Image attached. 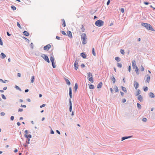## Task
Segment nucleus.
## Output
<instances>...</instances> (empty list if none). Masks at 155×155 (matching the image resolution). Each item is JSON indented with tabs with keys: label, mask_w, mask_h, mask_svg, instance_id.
<instances>
[{
	"label": "nucleus",
	"mask_w": 155,
	"mask_h": 155,
	"mask_svg": "<svg viewBox=\"0 0 155 155\" xmlns=\"http://www.w3.org/2000/svg\"><path fill=\"white\" fill-rule=\"evenodd\" d=\"M122 90H123V91H124V92H127V89L125 87H124L122 86Z\"/></svg>",
	"instance_id": "2f4dec72"
},
{
	"label": "nucleus",
	"mask_w": 155,
	"mask_h": 155,
	"mask_svg": "<svg viewBox=\"0 0 155 155\" xmlns=\"http://www.w3.org/2000/svg\"><path fill=\"white\" fill-rule=\"evenodd\" d=\"M85 66H84V65L83 64H82L81 65V67H82V68H84V67Z\"/></svg>",
	"instance_id": "bf43d9fd"
},
{
	"label": "nucleus",
	"mask_w": 155,
	"mask_h": 155,
	"mask_svg": "<svg viewBox=\"0 0 155 155\" xmlns=\"http://www.w3.org/2000/svg\"><path fill=\"white\" fill-rule=\"evenodd\" d=\"M148 88L147 87H143V90L144 91H147L148 90Z\"/></svg>",
	"instance_id": "473e14b6"
},
{
	"label": "nucleus",
	"mask_w": 155,
	"mask_h": 155,
	"mask_svg": "<svg viewBox=\"0 0 155 155\" xmlns=\"http://www.w3.org/2000/svg\"><path fill=\"white\" fill-rule=\"evenodd\" d=\"M144 3L146 5H148L149 4V3L148 2H144Z\"/></svg>",
	"instance_id": "e2e57ef3"
},
{
	"label": "nucleus",
	"mask_w": 155,
	"mask_h": 155,
	"mask_svg": "<svg viewBox=\"0 0 155 155\" xmlns=\"http://www.w3.org/2000/svg\"><path fill=\"white\" fill-rule=\"evenodd\" d=\"M102 85V82H100L97 85V87L98 88H101Z\"/></svg>",
	"instance_id": "6ab92c4d"
},
{
	"label": "nucleus",
	"mask_w": 155,
	"mask_h": 155,
	"mask_svg": "<svg viewBox=\"0 0 155 155\" xmlns=\"http://www.w3.org/2000/svg\"><path fill=\"white\" fill-rule=\"evenodd\" d=\"M81 39L82 41V43L83 45L85 44L87 42V38L85 34L83 33L81 35Z\"/></svg>",
	"instance_id": "f257e3e1"
},
{
	"label": "nucleus",
	"mask_w": 155,
	"mask_h": 155,
	"mask_svg": "<svg viewBox=\"0 0 155 155\" xmlns=\"http://www.w3.org/2000/svg\"><path fill=\"white\" fill-rule=\"evenodd\" d=\"M120 11L122 13H123L124 12V9L123 8H121L120 9Z\"/></svg>",
	"instance_id": "49530a36"
},
{
	"label": "nucleus",
	"mask_w": 155,
	"mask_h": 155,
	"mask_svg": "<svg viewBox=\"0 0 155 155\" xmlns=\"http://www.w3.org/2000/svg\"><path fill=\"white\" fill-rule=\"evenodd\" d=\"M30 139H28V141H26V143L25 145H23L25 147H26L27 146L28 144L30 143L29 141Z\"/></svg>",
	"instance_id": "2eb2a0df"
},
{
	"label": "nucleus",
	"mask_w": 155,
	"mask_h": 155,
	"mask_svg": "<svg viewBox=\"0 0 155 155\" xmlns=\"http://www.w3.org/2000/svg\"><path fill=\"white\" fill-rule=\"evenodd\" d=\"M1 58H2V59H3V58H4L5 57H6V55H5L2 52L1 54Z\"/></svg>",
	"instance_id": "a211bd4d"
},
{
	"label": "nucleus",
	"mask_w": 155,
	"mask_h": 155,
	"mask_svg": "<svg viewBox=\"0 0 155 155\" xmlns=\"http://www.w3.org/2000/svg\"><path fill=\"white\" fill-rule=\"evenodd\" d=\"M42 57L48 63L50 62V61L49 60V58L47 56H46L45 54H43Z\"/></svg>",
	"instance_id": "0eeeda50"
},
{
	"label": "nucleus",
	"mask_w": 155,
	"mask_h": 155,
	"mask_svg": "<svg viewBox=\"0 0 155 155\" xmlns=\"http://www.w3.org/2000/svg\"><path fill=\"white\" fill-rule=\"evenodd\" d=\"M14 117L13 116H12L11 117V119L12 120H13L14 119Z\"/></svg>",
	"instance_id": "3c124183"
},
{
	"label": "nucleus",
	"mask_w": 155,
	"mask_h": 155,
	"mask_svg": "<svg viewBox=\"0 0 155 155\" xmlns=\"http://www.w3.org/2000/svg\"><path fill=\"white\" fill-rule=\"evenodd\" d=\"M2 98L4 99H6V98L5 97V96L3 94H2Z\"/></svg>",
	"instance_id": "37998d69"
},
{
	"label": "nucleus",
	"mask_w": 155,
	"mask_h": 155,
	"mask_svg": "<svg viewBox=\"0 0 155 155\" xmlns=\"http://www.w3.org/2000/svg\"><path fill=\"white\" fill-rule=\"evenodd\" d=\"M92 54H93L94 55V56H95L96 55V53H95V51H94V48H92Z\"/></svg>",
	"instance_id": "c756f323"
},
{
	"label": "nucleus",
	"mask_w": 155,
	"mask_h": 155,
	"mask_svg": "<svg viewBox=\"0 0 155 155\" xmlns=\"http://www.w3.org/2000/svg\"><path fill=\"white\" fill-rule=\"evenodd\" d=\"M17 76L19 77H20L21 76V74L20 73H18L17 74Z\"/></svg>",
	"instance_id": "8fccbe9b"
},
{
	"label": "nucleus",
	"mask_w": 155,
	"mask_h": 155,
	"mask_svg": "<svg viewBox=\"0 0 155 155\" xmlns=\"http://www.w3.org/2000/svg\"><path fill=\"white\" fill-rule=\"evenodd\" d=\"M56 38L57 39L59 40V39H60V38L58 36H57L56 37Z\"/></svg>",
	"instance_id": "774afa93"
},
{
	"label": "nucleus",
	"mask_w": 155,
	"mask_h": 155,
	"mask_svg": "<svg viewBox=\"0 0 155 155\" xmlns=\"http://www.w3.org/2000/svg\"><path fill=\"white\" fill-rule=\"evenodd\" d=\"M120 94H121V95L122 96H124V93L122 92H120Z\"/></svg>",
	"instance_id": "69168bd1"
},
{
	"label": "nucleus",
	"mask_w": 155,
	"mask_h": 155,
	"mask_svg": "<svg viewBox=\"0 0 155 155\" xmlns=\"http://www.w3.org/2000/svg\"><path fill=\"white\" fill-rule=\"evenodd\" d=\"M110 0H108L107 3V5H108L110 3Z\"/></svg>",
	"instance_id": "13d9d810"
},
{
	"label": "nucleus",
	"mask_w": 155,
	"mask_h": 155,
	"mask_svg": "<svg viewBox=\"0 0 155 155\" xmlns=\"http://www.w3.org/2000/svg\"><path fill=\"white\" fill-rule=\"evenodd\" d=\"M134 86L135 87V88L137 89V88L139 86V84L137 82H134Z\"/></svg>",
	"instance_id": "ddd939ff"
},
{
	"label": "nucleus",
	"mask_w": 155,
	"mask_h": 155,
	"mask_svg": "<svg viewBox=\"0 0 155 155\" xmlns=\"http://www.w3.org/2000/svg\"><path fill=\"white\" fill-rule=\"evenodd\" d=\"M104 24V22L101 20H98L95 22V25L98 27L102 26Z\"/></svg>",
	"instance_id": "20e7f679"
},
{
	"label": "nucleus",
	"mask_w": 155,
	"mask_h": 155,
	"mask_svg": "<svg viewBox=\"0 0 155 155\" xmlns=\"http://www.w3.org/2000/svg\"><path fill=\"white\" fill-rule=\"evenodd\" d=\"M141 25L145 27L148 30L153 31V29L149 24L147 23H142Z\"/></svg>",
	"instance_id": "f03ea898"
},
{
	"label": "nucleus",
	"mask_w": 155,
	"mask_h": 155,
	"mask_svg": "<svg viewBox=\"0 0 155 155\" xmlns=\"http://www.w3.org/2000/svg\"><path fill=\"white\" fill-rule=\"evenodd\" d=\"M67 34L68 36L71 38H72V35L71 32V31H68L67 32Z\"/></svg>",
	"instance_id": "f8f14e48"
},
{
	"label": "nucleus",
	"mask_w": 155,
	"mask_h": 155,
	"mask_svg": "<svg viewBox=\"0 0 155 155\" xmlns=\"http://www.w3.org/2000/svg\"><path fill=\"white\" fill-rule=\"evenodd\" d=\"M21 107H25V108L26 107V106L25 105H21Z\"/></svg>",
	"instance_id": "864d4df0"
},
{
	"label": "nucleus",
	"mask_w": 155,
	"mask_h": 155,
	"mask_svg": "<svg viewBox=\"0 0 155 155\" xmlns=\"http://www.w3.org/2000/svg\"><path fill=\"white\" fill-rule=\"evenodd\" d=\"M17 25L18 27H19L20 29H21V27L20 24L18 22H17Z\"/></svg>",
	"instance_id": "f704fd0d"
},
{
	"label": "nucleus",
	"mask_w": 155,
	"mask_h": 155,
	"mask_svg": "<svg viewBox=\"0 0 155 155\" xmlns=\"http://www.w3.org/2000/svg\"><path fill=\"white\" fill-rule=\"evenodd\" d=\"M61 32L62 34L64 35H66V33L65 32V31H61Z\"/></svg>",
	"instance_id": "79ce46f5"
},
{
	"label": "nucleus",
	"mask_w": 155,
	"mask_h": 155,
	"mask_svg": "<svg viewBox=\"0 0 155 155\" xmlns=\"http://www.w3.org/2000/svg\"><path fill=\"white\" fill-rule=\"evenodd\" d=\"M50 60L51 62H54V58L52 56H51L50 58Z\"/></svg>",
	"instance_id": "393cba45"
},
{
	"label": "nucleus",
	"mask_w": 155,
	"mask_h": 155,
	"mask_svg": "<svg viewBox=\"0 0 155 155\" xmlns=\"http://www.w3.org/2000/svg\"><path fill=\"white\" fill-rule=\"evenodd\" d=\"M74 88L75 92H76L77 91V89L78 88V85L77 83H76L75 84Z\"/></svg>",
	"instance_id": "412c9836"
},
{
	"label": "nucleus",
	"mask_w": 155,
	"mask_h": 155,
	"mask_svg": "<svg viewBox=\"0 0 155 155\" xmlns=\"http://www.w3.org/2000/svg\"><path fill=\"white\" fill-rule=\"evenodd\" d=\"M110 90L111 93H113V89L111 88H110Z\"/></svg>",
	"instance_id": "680f3d73"
},
{
	"label": "nucleus",
	"mask_w": 155,
	"mask_h": 155,
	"mask_svg": "<svg viewBox=\"0 0 155 155\" xmlns=\"http://www.w3.org/2000/svg\"><path fill=\"white\" fill-rule=\"evenodd\" d=\"M140 70L141 71H143L144 70V68L142 66H141Z\"/></svg>",
	"instance_id": "c03bdc74"
},
{
	"label": "nucleus",
	"mask_w": 155,
	"mask_h": 155,
	"mask_svg": "<svg viewBox=\"0 0 155 155\" xmlns=\"http://www.w3.org/2000/svg\"><path fill=\"white\" fill-rule=\"evenodd\" d=\"M15 88L19 89V90L21 91V89L17 86H15Z\"/></svg>",
	"instance_id": "603ef678"
},
{
	"label": "nucleus",
	"mask_w": 155,
	"mask_h": 155,
	"mask_svg": "<svg viewBox=\"0 0 155 155\" xmlns=\"http://www.w3.org/2000/svg\"><path fill=\"white\" fill-rule=\"evenodd\" d=\"M137 91H138V92H137V95H138L140 94V91L139 90H138Z\"/></svg>",
	"instance_id": "5fc2aeb1"
},
{
	"label": "nucleus",
	"mask_w": 155,
	"mask_h": 155,
	"mask_svg": "<svg viewBox=\"0 0 155 155\" xmlns=\"http://www.w3.org/2000/svg\"><path fill=\"white\" fill-rule=\"evenodd\" d=\"M120 51L121 53L122 54H124L125 52H124V50L123 49H121Z\"/></svg>",
	"instance_id": "c9c22d12"
},
{
	"label": "nucleus",
	"mask_w": 155,
	"mask_h": 155,
	"mask_svg": "<svg viewBox=\"0 0 155 155\" xmlns=\"http://www.w3.org/2000/svg\"><path fill=\"white\" fill-rule=\"evenodd\" d=\"M23 110V109L22 108H19L18 110V112H22Z\"/></svg>",
	"instance_id": "a18cd8bd"
},
{
	"label": "nucleus",
	"mask_w": 155,
	"mask_h": 155,
	"mask_svg": "<svg viewBox=\"0 0 155 155\" xmlns=\"http://www.w3.org/2000/svg\"><path fill=\"white\" fill-rule=\"evenodd\" d=\"M114 90L115 92H117L118 91V88L117 87V86H116L114 88Z\"/></svg>",
	"instance_id": "72a5a7b5"
},
{
	"label": "nucleus",
	"mask_w": 155,
	"mask_h": 155,
	"mask_svg": "<svg viewBox=\"0 0 155 155\" xmlns=\"http://www.w3.org/2000/svg\"><path fill=\"white\" fill-rule=\"evenodd\" d=\"M147 120V119L145 118H144L143 119V121L144 122H146Z\"/></svg>",
	"instance_id": "de8ad7c7"
},
{
	"label": "nucleus",
	"mask_w": 155,
	"mask_h": 155,
	"mask_svg": "<svg viewBox=\"0 0 155 155\" xmlns=\"http://www.w3.org/2000/svg\"><path fill=\"white\" fill-rule=\"evenodd\" d=\"M130 137H131L130 136H129V137H122V138L121 139H122L121 140H122V141H123V140H124L125 139H127L128 138H130Z\"/></svg>",
	"instance_id": "4be33fe9"
},
{
	"label": "nucleus",
	"mask_w": 155,
	"mask_h": 155,
	"mask_svg": "<svg viewBox=\"0 0 155 155\" xmlns=\"http://www.w3.org/2000/svg\"><path fill=\"white\" fill-rule=\"evenodd\" d=\"M126 101V100L125 99H122V102L123 103H125Z\"/></svg>",
	"instance_id": "4d7b16f0"
},
{
	"label": "nucleus",
	"mask_w": 155,
	"mask_h": 155,
	"mask_svg": "<svg viewBox=\"0 0 155 155\" xmlns=\"http://www.w3.org/2000/svg\"><path fill=\"white\" fill-rule=\"evenodd\" d=\"M81 56L83 58H86V54L84 53H82L81 54Z\"/></svg>",
	"instance_id": "9b49d317"
},
{
	"label": "nucleus",
	"mask_w": 155,
	"mask_h": 155,
	"mask_svg": "<svg viewBox=\"0 0 155 155\" xmlns=\"http://www.w3.org/2000/svg\"><path fill=\"white\" fill-rule=\"evenodd\" d=\"M137 106L138 108L139 109H140L141 107V105L139 103H137Z\"/></svg>",
	"instance_id": "e433bc0d"
},
{
	"label": "nucleus",
	"mask_w": 155,
	"mask_h": 155,
	"mask_svg": "<svg viewBox=\"0 0 155 155\" xmlns=\"http://www.w3.org/2000/svg\"><path fill=\"white\" fill-rule=\"evenodd\" d=\"M150 97L152 98H154V94L152 92H150L149 93Z\"/></svg>",
	"instance_id": "f3484780"
},
{
	"label": "nucleus",
	"mask_w": 155,
	"mask_h": 155,
	"mask_svg": "<svg viewBox=\"0 0 155 155\" xmlns=\"http://www.w3.org/2000/svg\"><path fill=\"white\" fill-rule=\"evenodd\" d=\"M51 48V45L50 44H48L44 47V49L45 50L48 51L49 49Z\"/></svg>",
	"instance_id": "1a4fd4ad"
},
{
	"label": "nucleus",
	"mask_w": 155,
	"mask_h": 155,
	"mask_svg": "<svg viewBox=\"0 0 155 155\" xmlns=\"http://www.w3.org/2000/svg\"><path fill=\"white\" fill-rule=\"evenodd\" d=\"M131 70V66H129L128 67V71L130 72V71Z\"/></svg>",
	"instance_id": "6e6d98bb"
},
{
	"label": "nucleus",
	"mask_w": 155,
	"mask_h": 155,
	"mask_svg": "<svg viewBox=\"0 0 155 155\" xmlns=\"http://www.w3.org/2000/svg\"><path fill=\"white\" fill-rule=\"evenodd\" d=\"M78 60H76L75 61V62L74 64V69L77 70L78 67Z\"/></svg>",
	"instance_id": "423d86ee"
},
{
	"label": "nucleus",
	"mask_w": 155,
	"mask_h": 155,
	"mask_svg": "<svg viewBox=\"0 0 155 155\" xmlns=\"http://www.w3.org/2000/svg\"><path fill=\"white\" fill-rule=\"evenodd\" d=\"M52 65L53 68H55L56 67V66H55V64L54 63V62H52Z\"/></svg>",
	"instance_id": "ea45409f"
},
{
	"label": "nucleus",
	"mask_w": 155,
	"mask_h": 155,
	"mask_svg": "<svg viewBox=\"0 0 155 155\" xmlns=\"http://www.w3.org/2000/svg\"><path fill=\"white\" fill-rule=\"evenodd\" d=\"M132 65L133 68V69H135L136 73L137 74H139V69L137 67L136 65V62L134 60L132 61Z\"/></svg>",
	"instance_id": "7ed1b4c3"
},
{
	"label": "nucleus",
	"mask_w": 155,
	"mask_h": 155,
	"mask_svg": "<svg viewBox=\"0 0 155 155\" xmlns=\"http://www.w3.org/2000/svg\"><path fill=\"white\" fill-rule=\"evenodd\" d=\"M56 132L59 134H60V132H59V131H58V130H57L56 131Z\"/></svg>",
	"instance_id": "0e129e2a"
},
{
	"label": "nucleus",
	"mask_w": 155,
	"mask_h": 155,
	"mask_svg": "<svg viewBox=\"0 0 155 155\" xmlns=\"http://www.w3.org/2000/svg\"><path fill=\"white\" fill-rule=\"evenodd\" d=\"M17 125H18V126H20V125L21 124H20V122H17Z\"/></svg>",
	"instance_id": "338daca9"
},
{
	"label": "nucleus",
	"mask_w": 155,
	"mask_h": 155,
	"mask_svg": "<svg viewBox=\"0 0 155 155\" xmlns=\"http://www.w3.org/2000/svg\"><path fill=\"white\" fill-rule=\"evenodd\" d=\"M69 95H72V89L71 87H70L69 88Z\"/></svg>",
	"instance_id": "bb28decb"
},
{
	"label": "nucleus",
	"mask_w": 155,
	"mask_h": 155,
	"mask_svg": "<svg viewBox=\"0 0 155 155\" xmlns=\"http://www.w3.org/2000/svg\"><path fill=\"white\" fill-rule=\"evenodd\" d=\"M25 136L27 139H30L31 137V134H27L25 135Z\"/></svg>",
	"instance_id": "4468645a"
},
{
	"label": "nucleus",
	"mask_w": 155,
	"mask_h": 155,
	"mask_svg": "<svg viewBox=\"0 0 155 155\" xmlns=\"http://www.w3.org/2000/svg\"><path fill=\"white\" fill-rule=\"evenodd\" d=\"M11 8L13 10H16V7L13 5L12 6H11Z\"/></svg>",
	"instance_id": "4c0bfd02"
},
{
	"label": "nucleus",
	"mask_w": 155,
	"mask_h": 155,
	"mask_svg": "<svg viewBox=\"0 0 155 155\" xmlns=\"http://www.w3.org/2000/svg\"><path fill=\"white\" fill-rule=\"evenodd\" d=\"M45 105H46L45 104H42V105H41L40 106V108H42V107H44L45 106Z\"/></svg>",
	"instance_id": "09e8293b"
},
{
	"label": "nucleus",
	"mask_w": 155,
	"mask_h": 155,
	"mask_svg": "<svg viewBox=\"0 0 155 155\" xmlns=\"http://www.w3.org/2000/svg\"><path fill=\"white\" fill-rule=\"evenodd\" d=\"M69 105H70V107H69V111L70 112L72 110V103L71 99H69Z\"/></svg>",
	"instance_id": "9d476101"
},
{
	"label": "nucleus",
	"mask_w": 155,
	"mask_h": 155,
	"mask_svg": "<svg viewBox=\"0 0 155 155\" xmlns=\"http://www.w3.org/2000/svg\"><path fill=\"white\" fill-rule=\"evenodd\" d=\"M65 80L66 81L67 84L68 85H70L71 83H70V82L69 81V80L67 79H65Z\"/></svg>",
	"instance_id": "5701e85b"
},
{
	"label": "nucleus",
	"mask_w": 155,
	"mask_h": 155,
	"mask_svg": "<svg viewBox=\"0 0 155 155\" xmlns=\"http://www.w3.org/2000/svg\"><path fill=\"white\" fill-rule=\"evenodd\" d=\"M89 88L90 89H92L94 88V85L92 84H90L89 86Z\"/></svg>",
	"instance_id": "b1692460"
},
{
	"label": "nucleus",
	"mask_w": 155,
	"mask_h": 155,
	"mask_svg": "<svg viewBox=\"0 0 155 155\" xmlns=\"http://www.w3.org/2000/svg\"><path fill=\"white\" fill-rule=\"evenodd\" d=\"M62 21L63 22V24H62V25H63V26L64 27H65L66 24H65V22L64 20V19H62Z\"/></svg>",
	"instance_id": "cd10ccee"
},
{
	"label": "nucleus",
	"mask_w": 155,
	"mask_h": 155,
	"mask_svg": "<svg viewBox=\"0 0 155 155\" xmlns=\"http://www.w3.org/2000/svg\"><path fill=\"white\" fill-rule=\"evenodd\" d=\"M111 80L113 81V83H114L115 82L116 80L114 76L112 77L111 78Z\"/></svg>",
	"instance_id": "a878e982"
},
{
	"label": "nucleus",
	"mask_w": 155,
	"mask_h": 155,
	"mask_svg": "<svg viewBox=\"0 0 155 155\" xmlns=\"http://www.w3.org/2000/svg\"><path fill=\"white\" fill-rule=\"evenodd\" d=\"M24 35L26 36H28L29 35V33L26 31H25L23 32Z\"/></svg>",
	"instance_id": "aec40b11"
},
{
	"label": "nucleus",
	"mask_w": 155,
	"mask_h": 155,
	"mask_svg": "<svg viewBox=\"0 0 155 155\" xmlns=\"http://www.w3.org/2000/svg\"><path fill=\"white\" fill-rule=\"evenodd\" d=\"M138 99L140 101H141L143 100V97L141 95H139L138 97Z\"/></svg>",
	"instance_id": "dca6fc26"
},
{
	"label": "nucleus",
	"mask_w": 155,
	"mask_h": 155,
	"mask_svg": "<svg viewBox=\"0 0 155 155\" xmlns=\"http://www.w3.org/2000/svg\"><path fill=\"white\" fill-rule=\"evenodd\" d=\"M115 59L117 61H120V58L118 57L115 58Z\"/></svg>",
	"instance_id": "c85d7f7f"
},
{
	"label": "nucleus",
	"mask_w": 155,
	"mask_h": 155,
	"mask_svg": "<svg viewBox=\"0 0 155 155\" xmlns=\"http://www.w3.org/2000/svg\"><path fill=\"white\" fill-rule=\"evenodd\" d=\"M144 79L146 80V81L148 83H149V81L150 79V75L148 74H147L145 78Z\"/></svg>",
	"instance_id": "6e6552de"
},
{
	"label": "nucleus",
	"mask_w": 155,
	"mask_h": 155,
	"mask_svg": "<svg viewBox=\"0 0 155 155\" xmlns=\"http://www.w3.org/2000/svg\"><path fill=\"white\" fill-rule=\"evenodd\" d=\"M117 66L118 67L121 68L122 67V65L120 63H118Z\"/></svg>",
	"instance_id": "a19ab883"
},
{
	"label": "nucleus",
	"mask_w": 155,
	"mask_h": 155,
	"mask_svg": "<svg viewBox=\"0 0 155 155\" xmlns=\"http://www.w3.org/2000/svg\"><path fill=\"white\" fill-rule=\"evenodd\" d=\"M82 28H81V30L82 32H84L85 30L84 28L83 25H82Z\"/></svg>",
	"instance_id": "58836bf2"
},
{
	"label": "nucleus",
	"mask_w": 155,
	"mask_h": 155,
	"mask_svg": "<svg viewBox=\"0 0 155 155\" xmlns=\"http://www.w3.org/2000/svg\"><path fill=\"white\" fill-rule=\"evenodd\" d=\"M87 78L89 81H91V83L93 82V76L92 74L90 72L87 73Z\"/></svg>",
	"instance_id": "39448f33"
},
{
	"label": "nucleus",
	"mask_w": 155,
	"mask_h": 155,
	"mask_svg": "<svg viewBox=\"0 0 155 155\" xmlns=\"http://www.w3.org/2000/svg\"><path fill=\"white\" fill-rule=\"evenodd\" d=\"M0 80L2 81V82H3L4 83H5V81H6V80H5V81H4L3 80H2V79H0Z\"/></svg>",
	"instance_id": "052dcab7"
},
{
	"label": "nucleus",
	"mask_w": 155,
	"mask_h": 155,
	"mask_svg": "<svg viewBox=\"0 0 155 155\" xmlns=\"http://www.w3.org/2000/svg\"><path fill=\"white\" fill-rule=\"evenodd\" d=\"M34 79H35V76H32L31 77V83H33L34 82Z\"/></svg>",
	"instance_id": "7c9ffc66"
}]
</instances>
